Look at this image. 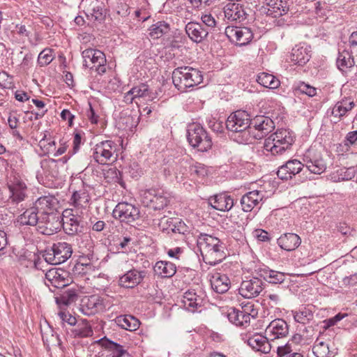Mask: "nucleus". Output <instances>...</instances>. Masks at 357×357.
Here are the masks:
<instances>
[{
    "mask_svg": "<svg viewBox=\"0 0 357 357\" xmlns=\"http://www.w3.org/2000/svg\"><path fill=\"white\" fill-rule=\"evenodd\" d=\"M38 212L34 206L27 208L22 214L19 215L17 222L21 225L36 226L37 230L44 235H52L56 232L60 222L55 218L49 216H38Z\"/></svg>",
    "mask_w": 357,
    "mask_h": 357,
    "instance_id": "4",
    "label": "nucleus"
},
{
    "mask_svg": "<svg viewBox=\"0 0 357 357\" xmlns=\"http://www.w3.org/2000/svg\"><path fill=\"white\" fill-rule=\"evenodd\" d=\"M354 65V58L349 54L348 52H343L340 53L337 59V66L341 70H344L349 68Z\"/></svg>",
    "mask_w": 357,
    "mask_h": 357,
    "instance_id": "47",
    "label": "nucleus"
},
{
    "mask_svg": "<svg viewBox=\"0 0 357 357\" xmlns=\"http://www.w3.org/2000/svg\"><path fill=\"white\" fill-rule=\"evenodd\" d=\"M78 328L75 330V335H88L89 333H92V330L90 324L86 321H83L77 326Z\"/></svg>",
    "mask_w": 357,
    "mask_h": 357,
    "instance_id": "57",
    "label": "nucleus"
},
{
    "mask_svg": "<svg viewBox=\"0 0 357 357\" xmlns=\"http://www.w3.org/2000/svg\"><path fill=\"white\" fill-rule=\"evenodd\" d=\"M301 243V240L299 236L294 233L284 234L278 239V245L287 251L294 250L300 245Z\"/></svg>",
    "mask_w": 357,
    "mask_h": 357,
    "instance_id": "32",
    "label": "nucleus"
},
{
    "mask_svg": "<svg viewBox=\"0 0 357 357\" xmlns=\"http://www.w3.org/2000/svg\"><path fill=\"white\" fill-rule=\"evenodd\" d=\"M40 147L43 149L44 153L47 154L54 149L55 142L50 139H46L45 135L39 141Z\"/></svg>",
    "mask_w": 357,
    "mask_h": 357,
    "instance_id": "55",
    "label": "nucleus"
},
{
    "mask_svg": "<svg viewBox=\"0 0 357 357\" xmlns=\"http://www.w3.org/2000/svg\"><path fill=\"white\" fill-rule=\"evenodd\" d=\"M266 333L270 335H287L289 326L282 319L273 320L266 328Z\"/></svg>",
    "mask_w": 357,
    "mask_h": 357,
    "instance_id": "37",
    "label": "nucleus"
},
{
    "mask_svg": "<svg viewBox=\"0 0 357 357\" xmlns=\"http://www.w3.org/2000/svg\"><path fill=\"white\" fill-rule=\"evenodd\" d=\"M174 222H176V218L162 217L158 223L159 228L163 231L169 233L172 231V229L174 228Z\"/></svg>",
    "mask_w": 357,
    "mask_h": 357,
    "instance_id": "52",
    "label": "nucleus"
},
{
    "mask_svg": "<svg viewBox=\"0 0 357 357\" xmlns=\"http://www.w3.org/2000/svg\"><path fill=\"white\" fill-rule=\"evenodd\" d=\"M313 353L317 357H325L329 354L328 343L319 336L313 346Z\"/></svg>",
    "mask_w": 357,
    "mask_h": 357,
    "instance_id": "46",
    "label": "nucleus"
},
{
    "mask_svg": "<svg viewBox=\"0 0 357 357\" xmlns=\"http://www.w3.org/2000/svg\"><path fill=\"white\" fill-rule=\"evenodd\" d=\"M83 66L94 70L100 75L106 72V57L105 54L97 49L89 48L82 53Z\"/></svg>",
    "mask_w": 357,
    "mask_h": 357,
    "instance_id": "10",
    "label": "nucleus"
},
{
    "mask_svg": "<svg viewBox=\"0 0 357 357\" xmlns=\"http://www.w3.org/2000/svg\"><path fill=\"white\" fill-rule=\"evenodd\" d=\"M212 289L218 294L227 292L230 287L229 278L224 274L216 273L213 274L210 280Z\"/></svg>",
    "mask_w": 357,
    "mask_h": 357,
    "instance_id": "33",
    "label": "nucleus"
},
{
    "mask_svg": "<svg viewBox=\"0 0 357 357\" xmlns=\"http://www.w3.org/2000/svg\"><path fill=\"white\" fill-rule=\"evenodd\" d=\"M201 20L203 24L210 28H214L217 24L214 16L211 13H202Z\"/></svg>",
    "mask_w": 357,
    "mask_h": 357,
    "instance_id": "56",
    "label": "nucleus"
},
{
    "mask_svg": "<svg viewBox=\"0 0 357 357\" xmlns=\"http://www.w3.org/2000/svg\"><path fill=\"white\" fill-rule=\"evenodd\" d=\"M208 204L215 209L220 211H228L234 206V200L230 195L220 193L211 197Z\"/></svg>",
    "mask_w": 357,
    "mask_h": 357,
    "instance_id": "28",
    "label": "nucleus"
},
{
    "mask_svg": "<svg viewBox=\"0 0 357 357\" xmlns=\"http://www.w3.org/2000/svg\"><path fill=\"white\" fill-rule=\"evenodd\" d=\"M257 81L263 86L272 89H277L280 84V80L276 77L267 73H259Z\"/></svg>",
    "mask_w": 357,
    "mask_h": 357,
    "instance_id": "40",
    "label": "nucleus"
},
{
    "mask_svg": "<svg viewBox=\"0 0 357 357\" xmlns=\"http://www.w3.org/2000/svg\"><path fill=\"white\" fill-rule=\"evenodd\" d=\"M10 192L9 199L13 204H19L28 196V188L24 181L17 174L14 175L8 181Z\"/></svg>",
    "mask_w": 357,
    "mask_h": 357,
    "instance_id": "11",
    "label": "nucleus"
},
{
    "mask_svg": "<svg viewBox=\"0 0 357 357\" xmlns=\"http://www.w3.org/2000/svg\"><path fill=\"white\" fill-rule=\"evenodd\" d=\"M112 215L121 222L131 223L139 219V209L132 204L120 202L115 206Z\"/></svg>",
    "mask_w": 357,
    "mask_h": 357,
    "instance_id": "13",
    "label": "nucleus"
},
{
    "mask_svg": "<svg viewBox=\"0 0 357 357\" xmlns=\"http://www.w3.org/2000/svg\"><path fill=\"white\" fill-rule=\"evenodd\" d=\"M278 356L280 357H303L301 353L294 351L291 343L288 342L284 346H280L277 349Z\"/></svg>",
    "mask_w": 357,
    "mask_h": 357,
    "instance_id": "50",
    "label": "nucleus"
},
{
    "mask_svg": "<svg viewBox=\"0 0 357 357\" xmlns=\"http://www.w3.org/2000/svg\"><path fill=\"white\" fill-rule=\"evenodd\" d=\"M117 321L120 327L131 332L137 330L140 325V321L131 315L118 317Z\"/></svg>",
    "mask_w": 357,
    "mask_h": 357,
    "instance_id": "38",
    "label": "nucleus"
},
{
    "mask_svg": "<svg viewBox=\"0 0 357 357\" xmlns=\"http://www.w3.org/2000/svg\"><path fill=\"white\" fill-rule=\"evenodd\" d=\"M197 245L206 264L214 266L226 257L224 244L215 236L201 233L197 236Z\"/></svg>",
    "mask_w": 357,
    "mask_h": 357,
    "instance_id": "2",
    "label": "nucleus"
},
{
    "mask_svg": "<svg viewBox=\"0 0 357 357\" xmlns=\"http://www.w3.org/2000/svg\"><path fill=\"white\" fill-rule=\"evenodd\" d=\"M77 298L78 291L75 289H68L56 298V302L58 305H69L75 303Z\"/></svg>",
    "mask_w": 357,
    "mask_h": 357,
    "instance_id": "43",
    "label": "nucleus"
},
{
    "mask_svg": "<svg viewBox=\"0 0 357 357\" xmlns=\"http://www.w3.org/2000/svg\"><path fill=\"white\" fill-rule=\"evenodd\" d=\"M257 314L255 309L251 310V313L247 311H241L235 308H230L227 311L229 321L237 326H246L250 321L251 317Z\"/></svg>",
    "mask_w": 357,
    "mask_h": 357,
    "instance_id": "21",
    "label": "nucleus"
},
{
    "mask_svg": "<svg viewBox=\"0 0 357 357\" xmlns=\"http://www.w3.org/2000/svg\"><path fill=\"white\" fill-rule=\"evenodd\" d=\"M310 47L305 44L296 45L291 50L290 59L294 64L303 66L310 59Z\"/></svg>",
    "mask_w": 357,
    "mask_h": 357,
    "instance_id": "27",
    "label": "nucleus"
},
{
    "mask_svg": "<svg viewBox=\"0 0 357 357\" xmlns=\"http://www.w3.org/2000/svg\"><path fill=\"white\" fill-rule=\"evenodd\" d=\"M192 6L197 9H203L206 6H211L216 0H189Z\"/></svg>",
    "mask_w": 357,
    "mask_h": 357,
    "instance_id": "59",
    "label": "nucleus"
},
{
    "mask_svg": "<svg viewBox=\"0 0 357 357\" xmlns=\"http://www.w3.org/2000/svg\"><path fill=\"white\" fill-rule=\"evenodd\" d=\"M250 124V115L245 111L238 110L228 117L226 127L234 141L238 144H251L253 128Z\"/></svg>",
    "mask_w": 357,
    "mask_h": 357,
    "instance_id": "1",
    "label": "nucleus"
},
{
    "mask_svg": "<svg viewBox=\"0 0 357 357\" xmlns=\"http://www.w3.org/2000/svg\"><path fill=\"white\" fill-rule=\"evenodd\" d=\"M89 199V195L85 190H79L73 194L70 201L71 204L78 209L86 207Z\"/></svg>",
    "mask_w": 357,
    "mask_h": 357,
    "instance_id": "42",
    "label": "nucleus"
},
{
    "mask_svg": "<svg viewBox=\"0 0 357 357\" xmlns=\"http://www.w3.org/2000/svg\"><path fill=\"white\" fill-rule=\"evenodd\" d=\"M73 210H65L63 211V227L66 232L69 235H74L80 231L79 225L81 218L76 214H72Z\"/></svg>",
    "mask_w": 357,
    "mask_h": 357,
    "instance_id": "24",
    "label": "nucleus"
},
{
    "mask_svg": "<svg viewBox=\"0 0 357 357\" xmlns=\"http://www.w3.org/2000/svg\"><path fill=\"white\" fill-rule=\"evenodd\" d=\"M295 142L294 132L289 129H278L264 139L263 151L266 155H282L291 150Z\"/></svg>",
    "mask_w": 357,
    "mask_h": 357,
    "instance_id": "3",
    "label": "nucleus"
},
{
    "mask_svg": "<svg viewBox=\"0 0 357 357\" xmlns=\"http://www.w3.org/2000/svg\"><path fill=\"white\" fill-rule=\"evenodd\" d=\"M86 15L90 20L101 23L106 17L105 4L101 0H86Z\"/></svg>",
    "mask_w": 357,
    "mask_h": 357,
    "instance_id": "18",
    "label": "nucleus"
},
{
    "mask_svg": "<svg viewBox=\"0 0 357 357\" xmlns=\"http://www.w3.org/2000/svg\"><path fill=\"white\" fill-rule=\"evenodd\" d=\"M72 253L73 249L70 244L66 242H58L45 250L43 257L48 264L57 265L68 260Z\"/></svg>",
    "mask_w": 357,
    "mask_h": 357,
    "instance_id": "7",
    "label": "nucleus"
},
{
    "mask_svg": "<svg viewBox=\"0 0 357 357\" xmlns=\"http://www.w3.org/2000/svg\"><path fill=\"white\" fill-rule=\"evenodd\" d=\"M191 175H196L198 177H204L207 175V170L206 167L202 165L198 164L190 167Z\"/></svg>",
    "mask_w": 357,
    "mask_h": 357,
    "instance_id": "58",
    "label": "nucleus"
},
{
    "mask_svg": "<svg viewBox=\"0 0 357 357\" xmlns=\"http://www.w3.org/2000/svg\"><path fill=\"white\" fill-rule=\"evenodd\" d=\"M153 271L161 278H171L176 273V268L175 264L172 262L160 261L155 264Z\"/></svg>",
    "mask_w": 357,
    "mask_h": 357,
    "instance_id": "35",
    "label": "nucleus"
},
{
    "mask_svg": "<svg viewBox=\"0 0 357 357\" xmlns=\"http://www.w3.org/2000/svg\"><path fill=\"white\" fill-rule=\"evenodd\" d=\"M299 89L302 93L307 95L310 97H313L317 93L316 88H314L309 84H307L305 83H302L299 86Z\"/></svg>",
    "mask_w": 357,
    "mask_h": 357,
    "instance_id": "62",
    "label": "nucleus"
},
{
    "mask_svg": "<svg viewBox=\"0 0 357 357\" xmlns=\"http://www.w3.org/2000/svg\"><path fill=\"white\" fill-rule=\"evenodd\" d=\"M130 93L133 94V96L137 98L148 97V100H150V91L149 86L146 84H140L137 86L132 87L130 89Z\"/></svg>",
    "mask_w": 357,
    "mask_h": 357,
    "instance_id": "49",
    "label": "nucleus"
},
{
    "mask_svg": "<svg viewBox=\"0 0 357 357\" xmlns=\"http://www.w3.org/2000/svg\"><path fill=\"white\" fill-rule=\"evenodd\" d=\"M225 34L232 43L243 46L248 44L253 38L252 32L248 27L228 26Z\"/></svg>",
    "mask_w": 357,
    "mask_h": 357,
    "instance_id": "15",
    "label": "nucleus"
},
{
    "mask_svg": "<svg viewBox=\"0 0 357 357\" xmlns=\"http://www.w3.org/2000/svg\"><path fill=\"white\" fill-rule=\"evenodd\" d=\"M185 32L191 40L201 43L208 35V31L197 22H190L185 25Z\"/></svg>",
    "mask_w": 357,
    "mask_h": 357,
    "instance_id": "31",
    "label": "nucleus"
},
{
    "mask_svg": "<svg viewBox=\"0 0 357 357\" xmlns=\"http://www.w3.org/2000/svg\"><path fill=\"white\" fill-rule=\"evenodd\" d=\"M40 147L43 149L44 153L47 154L54 149L55 142L50 139H46L45 135L39 141Z\"/></svg>",
    "mask_w": 357,
    "mask_h": 357,
    "instance_id": "54",
    "label": "nucleus"
},
{
    "mask_svg": "<svg viewBox=\"0 0 357 357\" xmlns=\"http://www.w3.org/2000/svg\"><path fill=\"white\" fill-rule=\"evenodd\" d=\"M303 165L298 160H291L280 166L277 172L278 176L282 180L291 178L303 169Z\"/></svg>",
    "mask_w": 357,
    "mask_h": 357,
    "instance_id": "23",
    "label": "nucleus"
},
{
    "mask_svg": "<svg viewBox=\"0 0 357 357\" xmlns=\"http://www.w3.org/2000/svg\"><path fill=\"white\" fill-rule=\"evenodd\" d=\"M264 282L257 277L243 280L238 289L239 294L245 298L257 297L264 289Z\"/></svg>",
    "mask_w": 357,
    "mask_h": 357,
    "instance_id": "17",
    "label": "nucleus"
},
{
    "mask_svg": "<svg viewBox=\"0 0 357 357\" xmlns=\"http://www.w3.org/2000/svg\"><path fill=\"white\" fill-rule=\"evenodd\" d=\"M143 202L153 210H161L168 204L169 199L163 191L150 189L144 192Z\"/></svg>",
    "mask_w": 357,
    "mask_h": 357,
    "instance_id": "16",
    "label": "nucleus"
},
{
    "mask_svg": "<svg viewBox=\"0 0 357 357\" xmlns=\"http://www.w3.org/2000/svg\"><path fill=\"white\" fill-rule=\"evenodd\" d=\"M328 155L314 149H308L303 156V162L307 169L313 174H321L327 168Z\"/></svg>",
    "mask_w": 357,
    "mask_h": 357,
    "instance_id": "8",
    "label": "nucleus"
},
{
    "mask_svg": "<svg viewBox=\"0 0 357 357\" xmlns=\"http://www.w3.org/2000/svg\"><path fill=\"white\" fill-rule=\"evenodd\" d=\"M355 107V102L349 98L337 102L331 109V115L338 120L347 116Z\"/></svg>",
    "mask_w": 357,
    "mask_h": 357,
    "instance_id": "29",
    "label": "nucleus"
},
{
    "mask_svg": "<svg viewBox=\"0 0 357 357\" xmlns=\"http://www.w3.org/2000/svg\"><path fill=\"white\" fill-rule=\"evenodd\" d=\"M12 84V77L5 71L0 70V85L3 88H10Z\"/></svg>",
    "mask_w": 357,
    "mask_h": 357,
    "instance_id": "60",
    "label": "nucleus"
},
{
    "mask_svg": "<svg viewBox=\"0 0 357 357\" xmlns=\"http://www.w3.org/2000/svg\"><path fill=\"white\" fill-rule=\"evenodd\" d=\"M54 58L53 50L50 48H45L38 54L37 61L40 66H46L53 61Z\"/></svg>",
    "mask_w": 357,
    "mask_h": 357,
    "instance_id": "48",
    "label": "nucleus"
},
{
    "mask_svg": "<svg viewBox=\"0 0 357 357\" xmlns=\"http://www.w3.org/2000/svg\"><path fill=\"white\" fill-rule=\"evenodd\" d=\"M250 127L253 128L251 133L252 142L255 139H261L271 132L275 128V123L268 116H257L251 120Z\"/></svg>",
    "mask_w": 357,
    "mask_h": 357,
    "instance_id": "12",
    "label": "nucleus"
},
{
    "mask_svg": "<svg viewBox=\"0 0 357 357\" xmlns=\"http://www.w3.org/2000/svg\"><path fill=\"white\" fill-rule=\"evenodd\" d=\"M68 272L63 269L52 268L45 273V283L47 286L63 288L69 284Z\"/></svg>",
    "mask_w": 357,
    "mask_h": 357,
    "instance_id": "19",
    "label": "nucleus"
},
{
    "mask_svg": "<svg viewBox=\"0 0 357 357\" xmlns=\"http://www.w3.org/2000/svg\"><path fill=\"white\" fill-rule=\"evenodd\" d=\"M92 156L100 165L114 161L117 157V145L112 140L102 141L94 146Z\"/></svg>",
    "mask_w": 357,
    "mask_h": 357,
    "instance_id": "9",
    "label": "nucleus"
},
{
    "mask_svg": "<svg viewBox=\"0 0 357 357\" xmlns=\"http://www.w3.org/2000/svg\"><path fill=\"white\" fill-rule=\"evenodd\" d=\"M268 6L267 13L273 17H278L286 13V9L282 6L281 0H266Z\"/></svg>",
    "mask_w": 357,
    "mask_h": 357,
    "instance_id": "45",
    "label": "nucleus"
},
{
    "mask_svg": "<svg viewBox=\"0 0 357 357\" xmlns=\"http://www.w3.org/2000/svg\"><path fill=\"white\" fill-rule=\"evenodd\" d=\"M342 283L345 287H351L357 284V274L347 276L343 278Z\"/></svg>",
    "mask_w": 357,
    "mask_h": 357,
    "instance_id": "64",
    "label": "nucleus"
},
{
    "mask_svg": "<svg viewBox=\"0 0 357 357\" xmlns=\"http://www.w3.org/2000/svg\"><path fill=\"white\" fill-rule=\"evenodd\" d=\"M187 139L191 146L202 152L207 151L213 145L211 138L207 131L203 126L196 123L188 126Z\"/></svg>",
    "mask_w": 357,
    "mask_h": 357,
    "instance_id": "6",
    "label": "nucleus"
},
{
    "mask_svg": "<svg viewBox=\"0 0 357 357\" xmlns=\"http://www.w3.org/2000/svg\"><path fill=\"white\" fill-rule=\"evenodd\" d=\"M313 319V314L309 309H304L302 311L296 312L294 314V319L296 321L305 324V321H308Z\"/></svg>",
    "mask_w": 357,
    "mask_h": 357,
    "instance_id": "53",
    "label": "nucleus"
},
{
    "mask_svg": "<svg viewBox=\"0 0 357 357\" xmlns=\"http://www.w3.org/2000/svg\"><path fill=\"white\" fill-rule=\"evenodd\" d=\"M265 301L266 299L269 300L268 305L273 307L274 305H277L280 302V296L274 292H266L264 294Z\"/></svg>",
    "mask_w": 357,
    "mask_h": 357,
    "instance_id": "63",
    "label": "nucleus"
},
{
    "mask_svg": "<svg viewBox=\"0 0 357 357\" xmlns=\"http://www.w3.org/2000/svg\"><path fill=\"white\" fill-rule=\"evenodd\" d=\"M183 307L188 311L194 312L199 307H202L203 298L194 289L186 291L182 299Z\"/></svg>",
    "mask_w": 357,
    "mask_h": 357,
    "instance_id": "26",
    "label": "nucleus"
},
{
    "mask_svg": "<svg viewBox=\"0 0 357 357\" xmlns=\"http://www.w3.org/2000/svg\"><path fill=\"white\" fill-rule=\"evenodd\" d=\"M246 341L250 347L257 351L268 354L271 351V346L266 336H249Z\"/></svg>",
    "mask_w": 357,
    "mask_h": 357,
    "instance_id": "34",
    "label": "nucleus"
},
{
    "mask_svg": "<svg viewBox=\"0 0 357 357\" xmlns=\"http://www.w3.org/2000/svg\"><path fill=\"white\" fill-rule=\"evenodd\" d=\"M347 316L348 314L347 313L339 312L333 317L324 320L321 323V328L324 330L329 329L331 327L336 326L338 322H340L341 320H342Z\"/></svg>",
    "mask_w": 357,
    "mask_h": 357,
    "instance_id": "51",
    "label": "nucleus"
},
{
    "mask_svg": "<svg viewBox=\"0 0 357 357\" xmlns=\"http://www.w3.org/2000/svg\"><path fill=\"white\" fill-rule=\"evenodd\" d=\"M259 274L260 277L270 283L280 284L285 280V275L283 273L273 270L261 269Z\"/></svg>",
    "mask_w": 357,
    "mask_h": 357,
    "instance_id": "39",
    "label": "nucleus"
},
{
    "mask_svg": "<svg viewBox=\"0 0 357 357\" xmlns=\"http://www.w3.org/2000/svg\"><path fill=\"white\" fill-rule=\"evenodd\" d=\"M145 276L144 271L131 269L119 278V284L124 288H134L142 282Z\"/></svg>",
    "mask_w": 357,
    "mask_h": 357,
    "instance_id": "22",
    "label": "nucleus"
},
{
    "mask_svg": "<svg viewBox=\"0 0 357 357\" xmlns=\"http://www.w3.org/2000/svg\"><path fill=\"white\" fill-rule=\"evenodd\" d=\"M264 197V192L259 190H252L244 195L241 199L242 209L245 212L251 211Z\"/></svg>",
    "mask_w": 357,
    "mask_h": 357,
    "instance_id": "25",
    "label": "nucleus"
},
{
    "mask_svg": "<svg viewBox=\"0 0 357 357\" xmlns=\"http://www.w3.org/2000/svg\"><path fill=\"white\" fill-rule=\"evenodd\" d=\"M106 307L105 300L98 295L86 296L81 300L80 310L88 316L103 312Z\"/></svg>",
    "mask_w": 357,
    "mask_h": 357,
    "instance_id": "14",
    "label": "nucleus"
},
{
    "mask_svg": "<svg viewBox=\"0 0 357 357\" xmlns=\"http://www.w3.org/2000/svg\"><path fill=\"white\" fill-rule=\"evenodd\" d=\"M172 82L178 91L185 93L201 84L203 82V75L196 68L190 66L178 67L172 73Z\"/></svg>",
    "mask_w": 357,
    "mask_h": 357,
    "instance_id": "5",
    "label": "nucleus"
},
{
    "mask_svg": "<svg viewBox=\"0 0 357 357\" xmlns=\"http://www.w3.org/2000/svg\"><path fill=\"white\" fill-rule=\"evenodd\" d=\"M355 173L354 167H340L333 171L329 176L333 182H340L351 180L355 176Z\"/></svg>",
    "mask_w": 357,
    "mask_h": 357,
    "instance_id": "36",
    "label": "nucleus"
},
{
    "mask_svg": "<svg viewBox=\"0 0 357 357\" xmlns=\"http://www.w3.org/2000/svg\"><path fill=\"white\" fill-rule=\"evenodd\" d=\"M169 24L165 22H158L149 29V35L152 39H158L169 31Z\"/></svg>",
    "mask_w": 357,
    "mask_h": 357,
    "instance_id": "41",
    "label": "nucleus"
},
{
    "mask_svg": "<svg viewBox=\"0 0 357 357\" xmlns=\"http://www.w3.org/2000/svg\"><path fill=\"white\" fill-rule=\"evenodd\" d=\"M98 343L102 347L114 351L112 357H122V356L126 353L120 344L108 340L106 336L99 340Z\"/></svg>",
    "mask_w": 357,
    "mask_h": 357,
    "instance_id": "44",
    "label": "nucleus"
},
{
    "mask_svg": "<svg viewBox=\"0 0 357 357\" xmlns=\"http://www.w3.org/2000/svg\"><path fill=\"white\" fill-rule=\"evenodd\" d=\"M174 228L172 229V232L184 234L188 231V227L183 221L176 218V222H174Z\"/></svg>",
    "mask_w": 357,
    "mask_h": 357,
    "instance_id": "61",
    "label": "nucleus"
},
{
    "mask_svg": "<svg viewBox=\"0 0 357 357\" xmlns=\"http://www.w3.org/2000/svg\"><path fill=\"white\" fill-rule=\"evenodd\" d=\"M57 204L58 201L54 197L47 195L39 197L35 202L33 206L41 216L47 215L49 216L51 219L52 217H54L55 218L54 221H58L55 215L52 214V211L56 208Z\"/></svg>",
    "mask_w": 357,
    "mask_h": 357,
    "instance_id": "20",
    "label": "nucleus"
},
{
    "mask_svg": "<svg viewBox=\"0 0 357 357\" xmlns=\"http://www.w3.org/2000/svg\"><path fill=\"white\" fill-rule=\"evenodd\" d=\"M224 14L228 21L234 22L243 20L246 13L241 5L230 2L224 7Z\"/></svg>",
    "mask_w": 357,
    "mask_h": 357,
    "instance_id": "30",
    "label": "nucleus"
}]
</instances>
